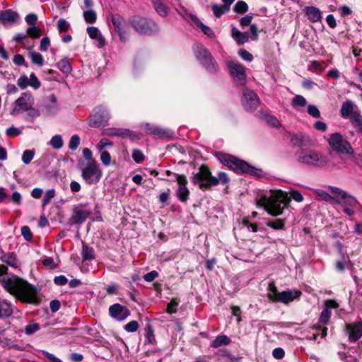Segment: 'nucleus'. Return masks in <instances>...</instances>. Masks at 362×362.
<instances>
[{
    "mask_svg": "<svg viewBox=\"0 0 362 362\" xmlns=\"http://www.w3.org/2000/svg\"><path fill=\"white\" fill-rule=\"evenodd\" d=\"M4 288L24 303L37 305L40 303L37 288L28 281L16 275L0 279Z\"/></svg>",
    "mask_w": 362,
    "mask_h": 362,
    "instance_id": "nucleus-1",
    "label": "nucleus"
},
{
    "mask_svg": "<svg viewBox=\"0 0 362 362\" xmlns=\"http://www.w3.org/2000/svg\"><path fill=\"white\" fill-rule=\"evenodd\" d=\"M191 180L192 182L198 185L202 190L209 189L211 187L218 185L219 182L224 185L229 182V178L226 173L220 172L218 174V177H214L206 165H202L199 171L193 173Z\"/></svg>",
    "mask_w": 362,
    "mask_h": 362,
    "instance_id": "nucleus-2",
    "label": "nucleus"
},
{
    "mask_svg": "<svg viewBox=\"0 0 362 362\" xmlns=\"http://www.w3.org/2000/svg\"><path fill=\"white\" fill-rule=\"evenodd\" d=\"M290 200L286 194L279 190L275 192H271L269 197L262 196L257 201V204L262 206L264 209L273 216H278L283 213Z\"/></svg>",
    "mask_w": 362,
    "mask_h": 362,
    "instance_id": "nucleus-3",
    "label": "nucleus"
},
{
    "mask_svg": "<svg viewBox=\"0 0 362 362\" xmlns=\"http://www.w3.org/2000/svg\"><path fill=\"white\" fill-rule=\"evenodd\" d=\"M218 160L228 166L230 170L238 174L247 173L254 177H260L262 175V170L257 168L246 161L240 160L232 155H229L223 152H217L216 153Z\"/></svg>",
    "mask_w": 362,
    "mask_h": 362,
    "instance_id": "nucleus-4",
    "label": "nucleus"
},
{
    "mask_svg": "<svg viewBox=\"0 0 362 362\" xmlns=\"http://www.w3.org/2000/svg\"><path fill=\"white\" fill-rule=\"evenodd\" d=\"M128 21L140 35H151L158 31V26L154 22L139 15L130 16Z\"/></svg>",
    "mask_w": 362,
    "mask_h": 362,
    "instance_id": "nucleus-5",
    "label": "nucleus"
},
{
    "mask_svg": "<svg viewBox=\"0 0 362 362\" xmlns=\"http://www.w3.org/2000/svg\"><path fill=\"white\" fill-rule=\"evenodd\" d=\"M267 298L272 302H281L284 304H288L292 302L295 298H298L301 295L300 291L287 290L282 292H279L274 282H271L268 287Z\"/></svg>",
    "mask_w": 362,
    "mask_h": 362,
    "instance_id": "nucleus-6",
    "label": "nucleus"
},
{
    "mask_svg": "<svg viewBox=\"0 0 362 362\" xmlns=\"http://www.w3.org/2000/svg\"><path fill=\"white\" fill-rule=\"evenodd\" d=\"M194 52L196 58L209 72H217L218 69V64L206 48L200 44H197L194 46Z\"/></svg>",
    "mask_w": 362,
    "mask_h": 362,
    "instance_id": "nucleus-7",
    "label": "nucleus"
},
{
    "mask_svg": "<svg viewBox=\"0 0 362 362\" xmlns=\"http://www.w3.org/2000/svg\"><path fill=\"white\" fill-rule=\"evenodd\" d=\"M296 157L299 163L307 165L321 166L325 163L322 155L313 150L300 149L296 151Z\"/></svg>",
    "mask_w": 362,
    "mask_h": 362,
    "instance_id": "nucleus-8",
    "label": "nucleus"
},
{
    "mask_svg": "<svg viewBox=\"0 0 362 362\" xmlns=\"http://www.w3.org/2000/svg\"><path fill=\"white\" fill-rule=\"evenodd\" d=\"M328 143L333 151L341 154H353L354 149L351 144L339 133L330 135Z\"/></svg>",
    "mask_w": 362,
    "mask_h": 362,
    "instance_id": "nucleus-9",
    "label": "nucleus"
},
{
    "mask_svg": "<svg viewBox=\"0 0 362 362\" xmlns=\"http://www.w3.org/2000/svg\"><path fill=\"white\" fill-rule=\"evenodd\" d=\"M81 171V177L88 185H93L98 182L103 175L102 170L99 168L97 162L86 163V165L80 168Z\"/></svg>",
    "mask_w": 362,
    "mask_h": 362,
    "instance_id": "nucleus-10",
    "label": "nucleus"
},
{
    "mask_svg": "<svg viewBox=\"0 0 362 362\" xmlns=\"http://www.w3.org/2000/svg\"><path fill=\"white\" fill-rule=\"evenodd\" d=\"M110 119V114L103 106L96 107L88 118V124L91 127L98 128L106 126Z\"/></svg>",
    "mask_w": 362,
    "mask_h": 362,
    "instance_id": "nucleus-11",
    "label": "nucleus"
},
{
    "mask_svg": "<svg viewBox=\"0 0 362 362\" xmlns=\"http://www.w3.org/2000/svg\"><path fill=\"white\" fill-rule=\"evenodd\" d=\"M34 103L35 99L33 95L29 92H24L13 103L11 114L16 115L25 112L31 106H33Z\"/></svg>",
    "mask_w": 362,
    "mask_h": 362,
    "instance_id": "nucleus-12",
    "label": "nucleus"
},
{
    "mask_svg": "<svg viewBox=\"0 0 362 362\" xmlns=\"http://www.w3.org/2000/svg\"><path fill=\"white\" fill-rule=\"evenodd\" d=\"M228 68L234 82L238 86H244L246 83L244 66L238 62H230L228 64Z\"/></svg>",
    "mask_w": 362,
    "mask_h": 362,
    "instance_id": "nucleus-13",
    "label": "nucleus"
},
{
    "mask_svg": "<svg viewBox=\"0 0 362 362\" xmlns=\"http://www.w3.org/2000/svg\"><path fill=\"white\" fill-rule=\"evenodd\" d=\"M242 103L247 111L253 112L259 105V100L257 95L253 90L245 89L243 93Z\"/></svg>",
    "mask_w": 362,
    "mask_h": 362,
    "instance_id": "nucleus-14",
    "label": "nucleus"
},
{
    "mask_svg": "<svg viewBox=\"0 0 362 362\" xmlns=\"http://www.w3.org/2000/svg\"><path fill=\"white\" fill-rule=\"evenodd\" d=\"M90 214V211L83 209L79 206H75L72 210L71 217L68 220V224L69 226L82 224Z\"/></svg>",
    "mask_w": 362,
    "mask_h": 362,
    "instance_id": "nucleus-15",
    "label": "nucleus"
},
{
    "mask_svg": "<svg viewBox=\"0 0 362 362\" xmlns=\"http://www.w3.org/2000/svg\"><path fill=\"white\" fill-rule=\"evenodd\" d=\"M177 182L179 187L177 189V197L182 202H187L189 197V191L187 187V180L184 175H176Z\"/></svg>",
    "mask_w": 362,
    "mask_h": 362,
    "instance_id": "nucleus-16",
    "label": "nucleus"
},
{
    "mask_svg": "<svg viewBox=\"0 0 362 362\" xmlns=\"http://www.w3.org/2000/svg\"><path fill=\"white\" fill-rule=\"evenodd\" d=\"M109 314L112 318L123 321L130 315V311L126 307L115 303L109 308Z\"/></svg>",
    "mask_w": 362,
    "mask_h": 362,
    "instance_id": "nucleus-17",
    "label": "nucleus"
},
{
    "mask_svg": "<svg viewBox=\"0 0 362 362\" xmlns=\"http://www.w3.org/2000/svg\"><path fill=\"white\" fill-rule=\"evenodd\" d=\"M103 134L109 136H119L122 138L129 137L133 139L134 137H136V135L128 129L107 128L103 131Z\"/></svg>",
    "mask_w": 362,
    "mask_h": 362,
    "instance_id": "nucleus-18",
    "label": "nucleus"
},
{
    "mask_svg": "<svg viewBox=\"0 0 362 362\" xmlns=\"http://www.w3.org/2000/svg\"><path fill=\"white\" fill-rule=\"evenodd\" d=\"M19 15L11 9L0 11V21L4 25H11L18 21Z\"/></svg>",
    "mask_w": 362,
    "mask_h": 362,
    "instance_id": "nucleus-19",
    "label": "nucleus"
},
{
    "mask_svg": "<svg viewBox=\"0 0 362 362\" xmlns=\"http://www.w3.org/2000/svg\"><path fill=\"white\" fill-rule=\"evenodd\" d=\"M123 21L124 19L120 15H112L111 21L114 25V29L118 33L120 40L123 42H125L128 38V35L122 28Z\"/></svg>",
    "mask_w": 362,
    "mask_h": 362,
    "instance_id": "nucleus-20",
    "label": "nucleus"
},
{
    "mask_svg": "<svg viewBox=\"0 0 362 362\" xmlns=\"http://www.w3.org/2000/svg\"><path fill=\"white\" fill-rule=\"evenodd\" d=\"M0 260L11 267L18 268L19 267V261L14 252L6 253L2 250H1Z\"/></svg>",
    "mask_w": 362,
    "mask_h": 362,
    "instance_id": "nucleus-21",
    "label": "nucleus"
},
{
    "mask_svg": "<svg viewBox=\"0 0 362 362\" xmlns=\"http://www.w3.org/2000/svg\"><path fill=\"white\" fill-rule=\"evenodd\" d=\"M346 327L351 341H356L362 336V327L360 325H346Z\"/></svg>",
    "mask_w": 362,
    "mask_h": 362,
    "instance_id": "nucleus-22",
    "label": "nucleus"
},
{
    "mask_svg": "<svg viewBox=\"0 0 362 362\" xmlns=\"http://www.w3.org/2000/svg\"><path fill=\"white\" fill-rule=\"evenodd\" d=\"M354 104L351 100H346L342 103L340 114L342 117H349L350 120H351V117L355 113L356 111H354Z\"/></svg>",
    "mask_w": 362,
    "mask_h": 362,
    "instance_id": "nucleus-23",
    "label": "nucleus"
},
{
    "mask_svg": "<svg viewBox=\"0 0 362 362\" xmlns=\"http://www.w3.org/2000/svg\"><path fill=\"white\" fill-rule=\"evenodd\" d=\"M189 17L191 20L197 25V27H199L202 31L207 35L209 37H214L215 36L214 32L212 30V29L204 25L198 18L197 16L190 14Z\"/></svg>",
    "mask_w": 362,
    "mask_h": 362,
    "instance_id": "nucleus-24",
    "label": "nucleus"
},
{
    "mask_svg": "<svg viewBox=\"0 0 362 362\" xmlns=\"http://www.w3.org/2000/svg\"><path fill=\"white\" fill-rule=\"evenodd\" d=\"M231 35L238 45H243L249 39V33L247 32L242 33L235 27L231 30Z\"/></svg>",
    "mask_w": 362,
    "mask_h": 362,
    "instance_id": "nucleus-25",
    "label": "nucleus"
},
{
    "mask_svg": "<svg viewBox=\"0 0 362 362\" xmlns=\"http://www.w3.org/2000/svg\"><path fill=\"white\" fill-rule=\"evenodd\" d=\"M305 13L308 19L313 23L319 21L322 18L320 11L314 6L306 7Z\"/></svg>",
    "mask_w": 362,
    "mask_h": 362,
    "instance_id": "nucleus-26",
    "label": "nucleus"
},
{
    "mask_svg": "<svg viewBox=\"0 0 362 362\" xmlns=\"http://www.w3.org/2000/svg\"><path fill=\"white\" fill-rule=\"evenodd\" d=\"M291 142L295 146L303 147L307 145L308 142V137L304 134L300 132L296 134H293L291 138Z\"/></svg>",
    "mask_w": 362,
    "mask_h": 362,
    "instance_id": "nucleus-27",
    "label": "nucleus"
},
{
    "mask_svg": "<svg viewBox=\"0 0 362 362\" xmlns=\"http://www.w3.org/2000/svg\"><path fill=\"white\" fill-rule=\"evenodd\" d=\"M47 99L49 103L45 104L44 105V108L46 110L48 114H54L58 109L57 98L54 94H52L47 98Z\"/></svg>",
    "mask_w": 362,
    "mask_h": 362,
    "instance_id": "nucleus-28",
    "label": "nucleus"
},
{
    "mask_svg": "<svg viewBox=\"0 0 362 362\" xmlns=\"http://www.w3.org/2000/svg\"><path fill=\"white\" fill-rule=\"evenodd\" d=\"M13 314V310L10 303L6 300H0V319L8 317Z\"/></svg>",
    "mask_w": 362,
    "mask_h": 362,
    "instance_id": "nucleus-29",
    "label": "nucleus"
},
{
    "mask_svg": "<svg viewBox=\"0 0 362 362\" xmlns=\"http://www.w3.org/2000/svg\"><path fill=\"white\" fill-rule=\"evenodd\" d=\"M81 256L83 261H90L95 258L94 249L83 243Z\"/></svg>",
    "mask_w": 362,
    "mask_h": 362,
    "instance_id": "nucleus-30",
    "label": "nucleus"
},
{
    "mask_svg": "<svg viewBox=\"0 0 362 362\" xmlns=\"http://www.w3.org/2000/svg\"><path fill=\"white\" fill-rule=\"evenodd\" d=\"M341 200L338 202L343 204L344 205L355 207L358 204V201L356 199L349 194L347 192H343V195L340 197Z\"/></svg>",
    "mask_w": 362,
    "mask_h": 362,
    "instance_id": "nucleus-31",
    "label": "nucleus"
},
{
    "mask_svg": "<svg viewBox=\"0 0 362 362\" xmlns=\"http://www.w3.org/2000/svg\"><path fill=\"white\" fill-rule=\"evenodd\" d=\"M231 340L226 335H218L211 342V346L213 348H218L222 345H228Z\"/></svg>",
    "mask_w": 362,
    "mask_h": 362,
    "instance_id": "nucleus-32",
    "label": "nucleus"
},
{
    "mask_svg": "<svg viewBox=\"0 0 362 362\" xmlns=\"http://www.w3.org/2000/svg\"><path fill=\"white\" fill-rule=\"evenodd\" d=\"M152 4L156 12L162 17L168 15L167 7L164 5L161 0H152Z\"/></svg>",
    "mask_w": 362,
    "mask_h": 362,
    "instance_id": "nucleus-33",
    "label": "nucleus"
},
{
    "mask_svg": "<svg viewBox=\"0 0 362 362\" xmlns=\"http://www.w3.org/2000/svg\"><path fill=\"white\" fill-rule=\"evenodd\" d=\"M173 132L170 129H163L159 127H157L154 134L155 136L162 139H170L173 136Z\"/></svg>",
    "mask_w": 362,
    "mask_h": 362,
    "instance_id": "nucleus-34",
    "label": "nucleus"
},
{
    "mask_svg": "<svg viewBox=\"0 0 362 362\" xmlns=\"http://www.w3.org/2000/svg\"><path fill=\"white\" fill-rule=\"evenodd\" d=\"M25 119L30 122H33L37 117L40 115V112L38 109L31 106L26 111Z\"/></svg>",
    "mask_w": 362,
    "mask_h": 362,
    "instance_id": "nucleus-35",
    "label": "nucleus"
},
{
    "mask_svg": "<svg viewBox=\"0 0 362 362\" xmlns=\"http://www.w3.org/2000/svg\"><path fill=\"white\" fill-rule=\"evenodd\" d=\"M350 121L357 129L358 132L362 134V115L358 112H355Z\"/></svg>",
    "mask_w": 362,
    "mask_h": 362,
    "instance_id": "nucleus-36",
    "label": "nucleus"
},
{
    "mask_svg": "<svg viewBox=\"0 0 362 362\" xmlns=\"http://www.w3.org/2000/svg\"><path fill=\"white\" fill-rule=\"evenodd\" d=\"M266 225L274 230H285L284 219H276L267 222Z\"/></svg>",
    "mask_w": 362,
    "mask_h": 362,
    "instance_id": "nucleus-37",
    "label": "nucleus"
},
{
    "mask_svg": "<svg viewBox=\"0 0 362 362\" xmlns=\"http://www.w3.org/2000/svg\"><path fill=\"white\" fill-rule=\"evenodd\" d=\"M58 69L65 74L71 73L72 71L71 66L68 60L63 59L60 60L57 64Z\"/></svg>",
    "mask_w": 362,
    "mask_h": 362,
    "instance_id": "nucleus-38",
    "label": "nucleus"
},
{
    "mask_svg": "<svg viewBox=\"0 0 362 362\" xmlns=\"http://www.w3.org/2000/svg\"><path fill=\"white\" fill-rule=\"evenodd\" d=\"M211 7L213 13L216 18H220L226 11L229 10V7L226 4L223 6L213 4Z\"/></svg>",
    "mask_w": 362,
    "mask_h": 362,
    "instance_id": "nucleus-39",
    "label": "nucleus"
},
{
    "mask_svg": "<svg viewBox=\"0 0 362 362\" xmlns=\"http://www.w3.org/2000/svg\"><path fill=\"white\" fill-rule=\"evenodd\" d=\"M49 144L54 149H60L64 145V141L61 135H54L52 137Z\"/></svg>",
    "mask_w": 362,
    "mask_h": 362,
    "instance_id": "nucleus-40",
    "label": "nucleus"
},
{
    "mask_svg": "<svg viewBox=\"0 0 362 362\" xmlns=\"http://www.w3.org/2000/svg\"><path fill=\"white\" fill-rule=\"evenodd\" d=\"M30 57L33 64H37L40 66H42L44 64V59L41 54L36 52H30Z\"/></svg>",
    "mask_w": 362,
    "mask_h": 362,
    "instance_id": "nucleus-41",
    "label": "nucleus"
},
{
    "mask_svg": "<svg viewBox=\"0 0 362 362\" xmlns=\"http://www.w3.org/2000/svg\"><path fill=\"white\" fill-rule=\"evenodd\" d=\"M248 10V6L244 1H238L233 6L235 13L243 14Z\"/></svg>",
    "mask_w": 362,
    "mask_h": 362,
    "instance_id": "nucleus-42",
    "label": "nucleus"
},
{
    "mask_svg": "<svg viewBox=\"0 0 362 362\" xmlns=\"http://www.w3.org/2000/svg\"><path fill=\"white\" fill-rule=\"evenodd\" d=\"M28 36L30 37L32 39H37L40 37L42 33V30L40 28L36 26H30L27 30Z\"/></svg>",
    "mask_w": 362,
    "mask_h": 362,
    "instance_id": "nucleus-43",
    "label": "nucleus"
},
{
    "mask_svg": "<svg viewBox=\"0 0 362 362\" xmlns=\"http://www.w3.org/2000/svg\"><path fill=\"white\" fill-rule=\"evenodd\" d=\"M83 18L88 23H94L96 21V13L92 9L85 11Z\"/></svg>",
    "mask_w": 362,
    "mask_h": 362,
    "instance_id": "nucleus-44",
    "label": "nucleus"
},
{
    "mask_svg": "<svg viewBox=\"0 0 362 362\" xmlns=\"http://www.w3.org/2000/svg\"><path fill=\"white\" fill-rule=\"evenodd\" d=\"M331 315L332 313L330 310H328V308H324L320 315L319 322L324 325L327 324L331 317Z\"/></svg>",
    "mask_w": 362,
    "mask_h": 362,
    "instance_id": "nucleus-45",
    "label": "nucleus"
},
{
    "mask_svg": "<svg viewBox=\"0 0 362 362\" xmlns=\"http://www.w3.org/2000/svg\"><path fill=\"white\" fill-rule=\"evenodd\" d=\"M306 104V100L302 95H298L292 99V105L293 107H304Z\"/></svg>",
    "mask_w": 362,
    "mask_h": 362,
    "instance_id": "nucleus-46",
    "label": "nucleus"
},
{
    "mask_svg": "<svg viewBox=\"0 0 362 362\" xmlns=\"http://www.w3.org/2000/svg\"><path fill=\"white\" fill-rule=\"evenodd\" d=\"M80 144V137L77 134L73 135L69 143V148L71 151H75L78 148Z\"/></svg>",
    "mask_w": 362,
    "mask_h": 362,
    "instance_id": "nucleus-47",
    "label": "nucleus"
},
{
    "mask_svg": "<svg viewBox=\"0 0 362 362\" xmlns=\"http://www.w3.org/2000/svg\"><path fill=\"white\" fill-rule=\"evenodd\" d=\"M145 336L146 339H148V342L150 344H153L155 342V337H154V333H153V329L152 326L150 324H148L145 327Z\"/></svg>",
    "mask_w": 362,
    "mask_h": 362,
    "instance_id": "nucleus-48",
    "label": "nucleus"
},
{
    "mask_svg": "<svg viewBox=\"0 0 362 362\" xmlns=\"http://www.w3.org/2000/svg\"><path fill=\"white\" fill-rule=\"evenodd\" d=\"M35 155V152L33 150H25L23 153L22 161L25 164H29L33 160Z\"/></svg>",
    "mask_w": 362,
    "mask_h": 362,
    "instance_id": "nucleus-49",
    "label": "nucleus"
},
{
    "mask_svg": "<svg viewBox=\"0 0 362 362\" xmlns=\"http://www.w3.org/2000/svg\"><path fill=\"white\" fill-rule=\"evenodd\" d=\"M132 158L136 163H140L144 161L145 156L141 150L136 148L133 150Z\"/></svg>",
    "mask_w": 362,
    "mask_h": 362,
    "instance_id": "nucleus-50",
    "label": "nucleus"
},
{
    "mask_svg": "<svg viewBox=\"0 0 362 362\" xmlns=\"http://www.w3.org/2000/svg\"><path fill=\"white\" fill-rule=\"evenodd\" d=\"M29 86L35 90L38 89L41 86L40 81L38 80V78L34 73H32L30 75Z\"/></svg>",
    "mask_w": 362,
    "mask_h": 362,
    "instance_id": "nucleus-51",
    "label": "nucleus"
},
{
    "mask_svg": "<svg viewBox=\"0 0 362 362\" xmlns=\"http://www.w3.org/2000/svg\"><path fill=\"white\" fill-rule=\"evenodd\" d=\"M349 262V257L342 254L341 260L337 261L336 262V269L341 272H344V266Z\"/></svg>",
    "mask_w": 362,
    "mask_h": 362,
    "instance_id": "nucleus-52",
    "label": "nucleus"
},
{
    "mask_svg": "<svg viewBox=\"0 0 362 362\" xmlns=\"http://www.w3.org/2000/svg\"><path fill=\"white\" fill-rule=\"evenodd\" d=\"M40 329L38 323H33L28 325L25 328V332L27 335H32Z\"/></svg>",
    "mask_w": 362,
    "mask_h": 362,
    "instance_id": "nucleus-53",
    "label": "nucleus"
},
{
    "mask_svg": "<svg viewBox=\"0 0 362 362\" xmlns=\"http://www.w3.org/2000/svg\"><path fill=\"white\" fill-rule=\"evenodd\" d=\"M70 28V25L64 18H60L57 22V28L59 33L67 31Z\"/></svg>",
    "mask_w": 362,
    "mask_h": 362,
    "instance_id": "nucleus-54",
    "label": "nucleus"
},
{
    "mask_svg": "<svg viewBox=\"0 0 362 362\" xmlns=\"http://www.w3.org/2000/svg\"><path fill=\"white\" fill-rule=\"evenodd\" d=\"M124 328L127 332H134L139 328V323L136 320H132L125 325Z\"/></svg>",
    "mask_w": 362,
    "mask_h": 362,
    "instance_id": "nucleus-55",
    "label": "nucleus"
},
{
    "mask_svg": "<svg viewBox=\"0 0 362 362\" xmlns=\"http://www.w3.org/2000/svg\"><path fill=\"white\" fill-rule=\"evenodd\" d=\"M316 194L321 200H324L327 202H332L334 201V197L325 191L317 190Z\"/></svg>",
    "mask_w": 362,
    "mask_h": 362,
    "instance_id": "nucleus-56",
    "label": "nucleus"
},
{
    "mask_svg": "<svg viewBox=\"0 0 362 362\" xmlns=\"http://www.w3.org/2000/svg\"><path fill=\"white\" fill-rule=\"evenodd\" d=\"M17 84L22 90L25 89L29 86V79L27 76H21L17 81Z\"/></svg>",
    "mask_w": 362,
    "mask_h": 362,
    "instance_id": "nucleus-57",
    "label": "nucleus"
},
{
    "mask_svg": "<svg viewBox=\"0 0 362 362\" xmlns=\"http://www.w3.org/2000/svg\"><path fill=\"white\" fill-rule=\"evenodd\" d=\"M55 196V191L54 189H50L46 191L43 197V205L47 204L50 202L51 199Z\"/></svg>",
    "mask_w": 362,
    "mask_h": 362,
    "instance_id": "nucleus-58",
    "label": "nucleus"
},
{
    "mask_svg": "<svg viewBox=\"0 0 362 362\" xmlns=\"http://www.w3.org/2000/svg\"><path fill=\"white\" fill-rule=\"evenodd\" d=\"M100 160L104 165H109L111 162V156L109 152L106 151H102L100 154Z\"/></svg>",
    "mask_w": 362,
    "mask_h": 362,
    "instance_id": "nucleus-59",
    "label": "nucleus"
},
{
    "mask_svg": "<svg viewBox=\"0 0 362 362\" xmlns=\"http://www.w3.org/2000/svg\"><path fill=\"white\" fill-rule=\"evenodd\" d=\"M83 156L87 160V163H92V162H96L95 160L93 158L91 151L88 148H85L83 149Z\"/></svg>",
    "mask_w": 362,
    "mask_h": 362,
    "instance_id": "nucleus-60",
    "label": "nucleus"
},
{
    "mask_svg": "<svg viewBox=\"0 0 362 362\" xmlns=\"http://www.w3.org/2000/svg\"><path fill=\"white\" fill-rule=\"evenodd\" d=\"M308 112L315 118H319L320 117V112L315 105H309L308 106Z\"/></svg>",
    "mask_w": 362,
    "mask_h": 362,
    "instance_id": "nucleus-61",
    "label": "nucleus"
},
{
    "mask_svg": "<svg viewBox=\"0 0 362 362\" xmlns=\"http://www.w3.org/2000/svg\"><path fill=\"white\" fill-rule=\"evenodd\" d=\"M25 22L31 26H35L37 21V16L36 14L31 13L28 14L25 18Z\"/></svg>",
    "mask_w": 362,
    "mask_h": 362,
    "instance_id": "nucleus-62",
    "label": "nucleus"
},
{
    "mask_svg": "<svg viewBox=\"0 0 362 362\" xmlns=\"http://www.w3.org/2000/svg\"><path fill=\"white\" fill-rule=\"evenodd\" d=\"M21 234L28 241L30 240L33 238V234L30 230V228L27 226H23L21 228Z\"/></svg>",
    "mask_w": 362,
    "mask_h": 362,
    "instance_id": "nucleus-63",
    "label": "nucleus"
},
{
    "mask_svg": "<svg viewBox=\"0 0 362 362\" xmlns=\"http://www.w3.org/2000/svg\"><path fill=\"white\" fill-rule=\"evenodd\" d=\"M42 354L47 358L49 362H62L59 358H57L54 354L47 351H42Z\"/></svg>",
    "mask_w": 362,
    "mask_h": 362,
    "instance_id": "nucleus-64",
    "label": "nucleus"
}]
</instances>
